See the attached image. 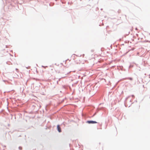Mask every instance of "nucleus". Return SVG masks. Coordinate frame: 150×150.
<instances>
[{
    "label": "nucleus",
    "instance_id": "obj_1",
    "mask_svg": "<svg viewBox=\"0 0 150 150\" xmlns=\"http://www.w3.org/2000/svg\"><path fill=\"white\" fill-rule=\"evenodd\" d=\"M87 123H89V124H94V123H96L97 122L95 121H88L87 122Z\"/></svg>",
    "mask_w": 150,
    "mask_h": 150
},
{
    "label": "nucleus",
    "instance_id": "obj_2",
    "mask_svg": "<svg viewBox=\"0 0 150 150\" xmlns=\"http://www.w3.org/2000/svg\"><path fill=\"white\" fill-rule=\"evenodd\" d=\"M57 130L59 132H61V129L59 125H57Z\"/></svg>",
    "mask_w": 150,
    "mask_h": 150
},
{
    "label": "nucleus",
    "instance_id": "obj_3",
    "mask_svg": "<svg viewBox=\"0 0 150 150\" xmlns=\"http://www.w3.org/2000/svg\"><path fill=\"white\" fill-rule=\"evenodd\" d=\"M18 148L20 150H21L22 149V147L21 146H19Z\"/></svg>",
    "mask_w": 150,
    "mask_h": 150
},
{
    "label": "nucleus",
    "instance_id": "obj_4",
    "mask_svg": "<svg viewBox=\"0 0 150 150\" xmlns=\"http://www.w3.org/2000/svg\"><path fill=\"white\" fill-rule=\"evenodd\" d=\"M129 79L130 80H132V78H129Z\"/></svg>",
    "mask_w": 150,
    "mask_h": 150
}]
</instances>
